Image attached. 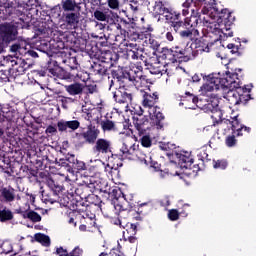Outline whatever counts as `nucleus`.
<instances>
[{
  "instance_id": "obj_2",
  "label": "nucleus",
  "mask_w": 256,
  "mask_h": 256,
  "mask_svg": "<svg viewBox=\"0 0 256 256\" xmlns=\"http://www.w3.org/2000/svg\"><path fill=\"white\" fill-rule=\"evenodd\" d=\"M201 77L205 83L200 87L199 93L202 95V99H208L211 97H217V91L223 90L224 99L230 103V105H245L249 99H251V89L253 85L240 86L239 77L236 73H212L209 75L201 74Z\"/></svg>"
},
{
  "instance_id": "obj_34",
  "label": "nucleus",
  "mask_w": 256,
  "mask_h": 256,
  "mask_svg": "<svg viewBox=\"0 0 256 256\" xmlns=\"http://www.w3.org/2000/svg\"><path fill=\"white\" fill-rule=\"evenodd\" d=\"M160 149H162V151H173V149H175V144L164 143L160 145Z\"/></svg>"
},
{
  "instance_id": "obj_62",
  "label": "nucleus",
  "mask_w": 256,
  "mask_h": 256,
  "mask_svg": "<svg viewBox=\"0 0 256 256\" xmlns=\"http://www.w3.org/2000/svg\"><path fill=\"white\" fill-rule=\"evenodd\" d=\"M23 239V237H21L19 240Z\"/></svg>"
},
{
  "instance_id": "obj_12",
  "label": "nucleus",
  "mask_w": 256,
  "mask_h": 256,
  "mask_svg": "<svg viewBox=\"0 0 256 256\" xmlns=\"http://www.w3.org/2000/svg\"><path fill=\"white\" fill-rule=\"evenodd\" d=\"M193 45L198 49L197 51L204 53H209V51H211V44H209V37L207 36L196 38Z\"/></svg>"
},
{
  "instance_id": "obj_38",
  "label": "nucleus",
  "mask_w": 256,
  "mask_h": 256,
  "mask_svg": "<svg viewBox=\"0 0 256 256\" xmlns=\"http://www.w3.org/2000/svg\"><path fill=\"white\" fill-rule=\"evenodd\" d=\"M46 133L47 134L57 133V128L55 126H48L46 129Z\"/></svg>"
},
{
  "instance_id": "obj_36",
  "label": "nucleus",
  "mask_w": 256,
  "mask_h": 256,
  "mask_svg": "<svg viewBox=\"0 0 256 256\" xmlns=\"http://www.w3.org/2000/svg\"><path fill=\"white\" fill-rule=\"evenodd\" d=\"M75 165H76V169H78V171H85V169H86L85 162H83V161L76 160Z\"/></svg>"
},
{
  "instance_id": "obj_60",
  "label": "nucleus",
  "mask_w": 256,
  "mask_h": 256,
  "mask_svg": "<svg viewBox=\"0 0 256 256\" xmlns=\"http://www.w3.org/2000/svg\"><path fill=\"white\" fill-rule=\"evenodd\" d=\"M73 222V219H70V223Z\"/></svg>"
},
{
  "instance_id": "obj_39",
  "label": "nucleus",
  "mask_w": 256,
  "mask_h": 256,
  "mask_svg": "<svg viewBox=\"0 0 256 256\" xmlns=\"http://www.w3.org/2000/svg\"><path fill=\"white\" fill-rule=\"evenodd\" d=\"M192 81L193 83H199V81H201V76L198 74H195L194 76H192Z\"/></svg>"
},
{
  "instance_id": "obj_29",
  "label": "nucleus",
  "mask_w": 256,
  "mask_h": 256,
  "mask_svg": "<svg viewBox=\"0 0 256 256\" xmlns=\"http://www.w3.org/2000/svg\"><path fill=\"white\" fill-rule=\"evenodd\" d=\"M214 169H227V161L217 160L213 162Z\"/></svg>"
},
{
  "instance_id": "obj_7",
  "label": "nucleus",
  "mask_w": 256,
  "mask_h": 256,
  "mask_svg": "<svg viewBox=\"0 0 256 256\" xmlns=\"http://www.w3.org/2000/svg\"><path fill=\"white\" fill-rule=\"evenodd\" d=\"M17 35V26L7 22L0 24V41L2 43H11V41H15Z\"/></svg>"
},
{
  "instance_id": "obj_17",
  "label": "nucleus",
  "mask_w": 256,
  "mask_h": 256,
  "mask_svg": "<svg viewBox=\"0 0 256 256\" xmlns=\"http://www.w3.org/2000/svg\"><path fill=\"white\" fill-rule=\"evenodd\" d=\"M97 135L98 133L95 128H89L86 132L83 133V137L88 143H95Z\"/></svg>"
},
{
  "instance_id": "obj_45",
  "label": "nucleus",
  "mask_w": 256,
  "mask_h": 256,
  "mask_svg": "<svg viewBox=\"0 0 256 256\" xmlns=\"http://www.w3.org/2000/svg\"><path fill=\"white\" fill-rule=\"evenodd\" d=\"M130 229L133 231V233H136L137 231V226L135 224H129Z\"/></svg>"
},
{
  "instance_id": "obj_42",
  "label": "nucleus",
  "mask_w": 256,
  "mask_h": 256,
  "mask_svg": "<svg viewBox=\"0 0 256 256\" xmlns=\"http://www.w3.org/2000/svg\"><path fill=\"white\" fill-rule=\"evenodd\" d=\"M167 175H169V169L167 170H160V176L161 177H166Z\"/></svg>"
},
{
  "instance_id": "obj_35",
  "label": "nucleus",
  "mask_w": 256,
  "mask_h": 256,
  "mask_svg": "<svg viewBox=\"0 0 256 256\" xmlns=\"http://www.w3.org/2000/svg\"><path fill=\"white\" fill-rule=\"evenodd\" d=\"M110 9H119V0H107Z\"/></svg>"
},
{
  "instance_id": "obj_43",
  "label": "nucleus",
  "mask_w": 256,
  "mask_h": 256,
  "mask_svg": "<svg viewBox=\"0 0 256 256\" xmlns=\"http://www.w3.org/2000/svg\"><path fill=\"white\" fill-rule=\"evenodd\" d=\"M166 39H167L168 41H173V34H172L171 32H167V33H166Z\"/></svg>"
},
{
  "instance_id": "obj_41",
  "label": "nucleus",
  "mask_w": 256,
  "mask_h": 256,
  "mask_svg": "<svg viewBox=\"0 0 256 256\" xmlns=\"http://www.w3.org/2000/svg\"><path fill=\"white\" fill-rule=\"evenodd\" d=\"M0 80L5 83L9 80V77H7V74H0Z\"/></svg>"
},
{
  "instance_id": "obj_44",
  "label": "nucleus",
  "mask_w": 256,
  "mask_h": 256,
  "mask_svg": "<svg viewBox=\"0 0 256 256\" xmlns=\"http://www.w3.org/2000/svg\"><path fill=\"white\" fill-rule=\"evenodd\" d=\"M211 129H213V126H206L203 128V133H209V131H211Z\"/></svg>"
},
{
  "instance_id": "obj_5",
  "label": "nucleus",
  "mask_w": 256,
  "mask_h": 256,
  "mask_svg": "<svg viewBox=\"0 0 256 256\" xmlns=\"http://www.w3.org/2000/svg\"><path fill=\"white\" fill-rule=\"evenodd\" d=\"M157 99H159L157 93H153V95L144 94L142 105L148 109L152 125H155L156 129L159 130L163 127V119H165V117L163 113H161V108L155 106Z\"/></svg>"
},
{
  "instance_id": "obj_57",
  "label": "nucleus",
  "mask_w": 256,
  "mask_h": 256,
  "mask_svg": "<svg viewBox=\"0 0 256 256\" xmlns=\"http://www.w3.org/2000/svg\"><path fill=\"white\" fill-rule=\"evenodd\" d=\"M100 256H105V253H101Z\"/></svg>"
},
{
  "instance_id": "obj_31",
  "label": "nucleus",
  "mask_w": 256,
  "mask_h": 256,
  "mask_svg": "<svg viewBox=\"0 0 256 256\" xmlns=\"http://www.w3.org/2000/svg\"><path fill=\"white\" fill-rule=\"evenodd\" d=\"M193 33L199 35V30H192V31L189 29L183 30L180 32V36L181 37H191L193 35Z\"/></svg>"
},
{
  "instance_id": "obj_59",
  "label": "nucleus",
  "mask_w": 256,
  "mask_h": 256,
  "mask_svg": "<svg viewBox=\"0 0 256 256\" xmlns=\"http://www.w3.org/2000/svg\"><path fill=\"white\" fill-rule=\"evenodd\" d=\"M94 175L93 174H90V177H93Z\"/></svg>"
},
{
  "instance_id": "obj_19",
  "label": "nucleus",
  "mask_w": 256,
  "mask_h": 256,
  "mask_svg": "<svg viewBox=\"0 0 256 256\" xmlns=\"http://www.w3.org/2000/svg\"><path fill=\"white\" fill-rule=\"evenodd\" d=\"M110 143L107 140L99 139L96 142V151H100V153H107L109 151Z\"/></svg>"
},
{
  "instance_id": "obj_24",
  "label": "nucleus",
  "mask_w": 256,
  "mask_h": 256,
  "mask_svg": "<svg viewBox=\"0 0 256 256\" xmlns=\"http://www.w3.org/2000/svg\"><path fill=\"white\" fill-rule=\"evenodd\" d=\"M11 251H13V245H11V242L9 241L3 242L1 245L0 255H3V253L7 255L11 253Z\"/></svg>"
},
{
  "instance_id": "obj_18",
  "label": "nucleus",
  "mask_w": 256,
  "mask_h": 256,
  "mask_svg": "<svg viewBox=\"0 0 256 256\" xmlns=\"http://www.w3.org/2000/svg\"><path fill=\"white\" fill-rule=\"evenodd\" d=\"M57 254L59 256H81V255H83V250H81V248H79V247H75L74 250L70 254H67V250H65L63 248H58Z\"/></svg>"
},
{
  "instance_id": "obj_37",
  "label": "nucleus",
  "mask_w": 256,
  "mask_h": 256,
  "mask_svg": "<svg viewBox=\"0 0 256 256\" xmlns=\"http://www.w3.org/2000/svg\"><path fill=\"white\" fill-rule=\"evenodd\" d=\"M172 55L176 59H181V55H184L183 51L179 50V48H176L175 50H172Z\"/></svg>"
},
{
  "instance_id": "obj_10",
  "label": "nucleus",
  "mask_w": 256,
  "mask_h": 256,
  "mask_svg": "<svg viewBox=\"0 0 256 256\" xmlns=\"http://www.w3.org/2000/svg\"><path fill=\"white\" fill-rule=\"evenodd\" d=\"M134 125L137 129V131H139V133H145L146 131H151V129H157L156 125H153V123L151 122L149 126V121H147V119H145V117H141L137 118L134 117Z\"/></svg>"
},
{
  "instance_id": "obj_54",
  "label": "nucleus",
  "mask_w": 256,
  "mask_h": 256,
  "mask_svg": "<svg viewBox=\"0 0 256 256\" xmlns=\"http://www.w3.org/2000/svg\"><path fill=\"white\" fill-rule=\"evenodd\" d=\"M175 167V164L170 165V169H173Z\"/></svg>"
},
{
  "instance_id": "obj_48",
  "label": "nucleus",
  "mask_w": 256,
  "mask_h": 256,
  "mask_svg": "<svg viewBox=\"0 0 256 256\" xmlns=\"http://www.w3.org/2000/svg\"><path fill=\"white\" fill-rule=\"evenodd\" d=\"M30 55H31V57H39V55L35 51H31Z\"/></svg>"
},
{
  "instance_id": "obj_28",
  "label": "nucleus",
  "mask_w": 256,
  "mask_h": 256,
  "mask_svg": "<svg viewBox=\"0 0 256 256\" xmlns=\"http://www.w3.org/2000/svg\"><path fill=\"white\" fill-rule=\"evenodd\" d=\"M27 217L31 221H34V223H39V221H41V215L37 214V212H28Z\"/></svg>"
},
{
  "instance_id": "obj_22",
  "label": "nucleus",
  "mask_w": 256,
  "mask_h": 256,
  "mask_svg": "<svg viewBox=\"0 0 256 256\" xmlns=\"http://www.w3.org/2000/svg\"><path fill=\"white\" fill-rule=\"evenodd\" d=\"M35 240L38 241V243H41V245H44V247H49V245H51L49 236L42 233L35 234Z\"/></svg>"
},
{
  "instance_id": "obj_9",
  "label": "nucleus",
  "mask_w": 256,
  "mask_h": 256,
  "mask_svg": "<svg viewBox=\"0 0 256 256\" xmlns=\"http://www.w3.org/2000/svg\"><path fill=\"white\" fill-rule=\"evenodd\" d=\"M173 155L178 159L180 169H190L193 165V157L190 152H175Z\"/></svg>"
},
{
  "instance_id": "obj_11",
  "label": "nucleus",
  "mask_w": 256,
  "mask_h": 256,
  "mask_svg": "<svg viewBox=\"0 0 256 256\" xmlns=\"http://www.w3.org/2000/svg\"><path fill=\"white\" fill-rule=\"evenodd\" d=\"M138 159L140 160V163H142V165H145L146 167H151L152 169H154V171H161V165L157 161H153L151 155L140 153Z\"/></svg>"
},
{
  "instance_id": "obj_1",
  "label": "nucleus",
  "mask_w": 256,
  "mask_h": 256,
  "mask_svg": "<svg viewBox=\"0 0 256 256\" xmlns=\"http://www.w3.org/2000/svg\"><path fill=\"white\" fill-rule=\"evenodd\" d=\"M183 17L189 15V9L191 11V17L185 18L184 22L181 21V15L178 20L174 21L173 27L175 31L179 29H193L197 25H202L207 33H213V35H220L221 31L225 28L223 23V13H227V10L219 13L215 6V0H185L182 4Z\"/></svg>"
},
{
  "instance_id": "obj_32",
  "label": "nucleus",
  "mask_w": 256,
  "mask_h": 256,
  "mask_svg": "<svg viewBox=\"0 0 256 256\" xmlns=\"http://www.w3.org/2000/svg\"><path fill=\"white\" fill-rule=\"evenodd\" d=\"M224 23V28L223 30L220 32V34H215L218 37H223V35L227 36V37H233V32L229 31V28H227V26L225 25V21L223 20ZM225 31H229L228 33H226Z\"/></svg>"
},
{
  "instance_id": "obj_30",
  "label": "nucleus",
  "mask_w": 256,
  "mask_h": 256,
  "mask_svg": "<svg viewBox=\"0 0 256 256\" xmlns=\"http://www.w3.org/2000/svg\"><path fill=\"white\" fill-rule=\"evenodd\" d=\"M168 218L170 221H177L179 219V211L172 209L168 211Z\"/></svg>"
},
{
  "instance_id": "obj_61",
  "label": "nucleus",
  "mask_w": 256,
  "mask_h": 256,
  "mask_svg": "<svg viewBox=\"0 0 256 256\" xmlns=\"http://www.w3.org/2000/svg\"><path fill=\"white\" fill-rule=\"evenodd\" d=\"M90 163H93V160H90Z\"/></svg>"
},
{
  "instance_id": "obj_20",
  "label": "nucleus",
  "mask_w": 256,
  "mask_h": 256,
  "mask_svg": "<svg viewBox=\"0 0 256 256\" xmlns=\"http://www.w3.org/2000/svg\"><path fill=\"white\" fill-rule=\"evenodd\" d=\"M142 137L140 139L142 147L149 148L153 145V136L151 134H147L145 132L141 133Z\"/></svg>"
},
{
  "instance_id": "obj_4",
  "label": "nucleus",
  "mask_w": 256,
  "mask_h": 256,
  "mask_svg": "<svg viewBox=\"0 0 256 256\" xmlns=\"http://www.w3.org/2000/svg\"><path fill=\"white\" fill-rule=\"evenodd\" d=\"M192 103L205 113H212L211 119L214 125H219L223 119L227 118V115L236 113L231 107L226 108L224 112L221 111V109H219L220 99L217 96H212L210 98H192Z\"/></svg>"
},
{
  "instance_id": "obj_14",
  "label": "nucleus",
  "mask_w": 256,
  "mask_h": 256,
  "mask_svg": "<svg viewBox=\"0 0 256 256\" xmlns=\"http://www.w3.org/2000/svg\"><path fill=\"white\" fill-rule=\"evenodd\" d=\"M57 125H58V131H67V129H70V131H77L81 123H79V121L77 120L59 121Z\"/></svg>"
},
{
  "instance_id": "obj_55",
  "label": "nucleus",
  "mask_w": 256,
  "mask_h": 256,
  "mask_svg": "<svg viewBox=\"0 0 256 256\" xmlns=\"http://www.w3.org/2000/svg\"><path fill=\"white\" fill-rule=\"evenodd\" d=\"M243 43H247V39L242 40Z\"/></svg>"
},
{
  "instance_id": "obj_46",
  "label": "nucleus",
  "mask_w": 256,
  "mask_h": 256,
  "mask_svg": "<svg viewBox=\"0 0 256 256\" xmlns=\"http://www.w3.org/2000/svg\"><path fill=\"white\" fill-rule=\"evenodd\" d=\"M115 225H120V227H123V229H125V225H123V222L121 220H116Z\"/></svg>"
},
{
  "instance_id": "obj_47",
  "label": "nucleus",
  "mask_w": 256,
  "mask_h": 256,
  "mask_svg": "<svg viewBox=\"0 0 256 256\" xmlns=\"http://www.w3.org/2000/svg\"><path fill=\"white\" fill-rule=\"evenodd\" d=\"M170 175H173V176H175V175H181V171H179V170H176L175 172H173V171H170Z\"/></svg>"
},
{
  "instance_id": "obj_50",
  "label": "nucleus",
  "mask_w": 256,
  "mask_h": 256,
  "mask_svg": "<svg viewBox=\"0 0 256 256\" xmlns=\"http://www.w3.org/2000/svg\"><path fill=\"white\" fill-rule=\"evenodd\" d=\"M129 241H130V243H135L136 238H135V237H130V238H129Z\"/></svg>"
},
{
  "instance_id": "obj_23",
  "label": "nucleus",
  "mask_w": 256,
  "mask_h": 256,
  "mask_svg": "<svg viewBox=\"0 0 256 256\" xmlns=\"http://www.w3.org/2000/svg\"><path fill=\"white\" fill-rule=\"evenodd\" d=\"M1 195L3 198H5V201H13L15 199V194L13 193L12 188H3L1 190Z\"/></svg>"
},
{
  "instance_id": "obj_3",
  "label": "nucleus",
  "mask_w": 256,
  "mask_h": 256,
  "mask_svg": "<svg viewBox=\"0 0 256 256\" xmlns=\"http://www.w3.org/2000/svg\"><path fill=\"white\" fill-rule=\"evenodd\" d=\"M238 112H233L232 115H226V118L218 124V129L224 135H227L229 131H232V135H228L225 139V145L227 147H235L237 145V139L235 137H243L245 133H251V128L241 124Z\"/></svg>"
},
{
  "instance_id": "obj_49",
  "label": "nucleus",
  "mask_w": 256,
  "mask_h": 256,
  "mask_svg": "<svg viewBox=\"0 0 256 256\" xmlns=\"http://www.w3.org/2000/svg\"><path fill=\"white\" fill-rule=\"evenodd\" d=\"M228 49H235V44H228Z\"/></svg>"
},
{
  "instance_id": "obj_26",
  "label": "nucleus",
  "mask_w": 256,
  "mask_h": 256,
  "mask_svg": "<svg viewBox=\"0 0 256 256\" xmlns=\"http://www.w3.org/2000/svg\"><path fill=\"white\" fill-rule=\"evenodd\" d=\"M13 219V213L10 210H0V221H10Z\"/></svg>"
},
{
  "instance_id": "obj_8",
  "label": "nucleus",
  "mask_w": 256,
  "mask_h": 256,
  "mask_svg": "<svg viewBox=\"0 0 256 256\" xmlns=\"http://www.w3.org/2000/svg\"><path fill=\"white\" fill-rule=\"evenodd\" d=\"M133 101V96L131 94L125 92L122 94V99H118V103H121L125 107V111H131L132 113H135L139 117L143 115V108L141 106L136 105L133 110L129 105H131V102Z\"/></svg>"
},
{
  "instance_id": "obj_53",
  "label": "nucleus",
  "mask_w": 256,
  "mask_h": 256,
  "mask_svg": "<svg viewBox=\"0 0 256 256\" xmlns=\"http://www.w3.org/2000/svg\"><path fill=\"white\" fill-rule=\"evenodd\" d=\"M216 56L222 60L224 59V57H222L221 54H217Z\"/></svg>"
},
{
  "instance_id": "obj_40",
  "label": "nucleus",
  "mask_w": 256,
  "mask_h": 256,
  "mask_svg": "<svg viewBox=\"0 0 256 256\" xmlns=\"http://www.w3.org/2000/svg\"><path fill=\"white\" fill-rule=\"evenodd\" d=\"M19 45H17V44H14V45H12L11 46V51H12V53H17V51H19Z\"/></svg>"
},
{
  "instance_id": "obj_13",
  "label": "nucleus",
  "mask_w": 256,
  "mask_h": 256,
  "mask_svg": "<svg viewBox=\"0 0 256 256\" xmlns=\"http://www.w3.org/2000/svg\"><path fill=\"white\" fill-rule=\"evenodd\" d=\"M120 153H122V157H125V159H134L135 155L139 158L141 155V152L135 149V145L129 147L125 143L122 144Z\"/></svg>"
},
{
  "instance_id": "obj_6",
  "label": "nucleus",
  "mask_w": 256,
  "mask_h": 256,
  "mask_svg": "<svg viewBox=\"0 0 256 256\" xmlns=\"http://www.w3.org/2000/svg\"><path fill=\"white\" fill-rule=\"evenodd\" d=\"M153 15L158 17V15H162L165 17L166 21H170L174 25L175 21H179L181 14L177 12H171L167 7L163 4V2H156L153 7Z\"/></svg>"
},
{
  "instance_id": "obj_33",
  "label": "nucleus",
  "mask_w": 256,
  "mask_h": 256,
  "mask_svg": "<svg viewBox=\"0 0 256 256\" xmlns=\"http://www.w3.org/2000/svg\"><path fill=\"white\" fill-rule=\"evenodd\" d=\"M102 127H103L104 131H113L115 124L108 120L103 123Z\"/></svg>"
},
{
  "instance_id": "obj_56",
  "label": "nucleus",
  "mask_w": 256,
  "mask_h": 256,
  "mask_svg": "<svg viewBox=\"0 0 256 256\" xmlns=\"http://www.w3.org/2000/svg\"><path fill=\"white\" fill-rule=\"evenodd\" d=\"M188 109H195V107H194V106H192V107H188Z\"/></svg>"
},
{
  "instance_id": "obj_52",
  "label": "nucleus",
  "mask_w": 256,
  "mask_h": 256,
  "mask_svg": "<svg viewBox=\"0 0 256 256\" xmlns=\"http://www.w3.org/2000/svg\"><path fill=\"white\" fill-rule=\"evenodd\" d=\"M5 131H3V128H0V137H3Z\"/></svg>"
},
{
  "instance_id": "obj_58",
  "label": "nucleus",
  "mask_w": 256,
  "mask_h": 256,
  "mask_svg": "<svg viewBox=\"0 0 256 256\" xmlns=\"http://www.w3.org/2000/svg\"><path fill=\"white\" fill-rule=\"evenodd\" d=\"M231 53H235V50H232Z\"/></svg>"
},
{
  "instance_id": "obj_15",
  "label": "nucleus",
  "mask_w": 256,
  "mask_h": 256,
  "mask_svg": "<svg viewBox=\"0 0 256 256\" xmlns=\"http://www.w3.org/2000/svg\"><path fill=\"white\" fill-rule=\"evenodd\" d=\"M79 13H68L65 16V21L68 25V27H72V29H77V25H79Z\"/></svg>"
},
{
  "instance_id": "obj_25",
  "label": "nucleus",
  "mask_w": 256,
  "mask_h": 256,
  "mask_svg": "<svg viewBox=\"0 0 256 256\" xmlns=\"http://www.w3.org/2000/svg\"><path fill=\"white\" fill-rule=\"evenodd\" d=\"M62 7L64 11H75L77 8V3H75L73 0H66L63 2Z\"/></svg>"
},
{
  "instance_id": "obj_21",
  "label": "nucleus",
  "mask_w": 256,
  "mask_h": 256,
  "mask_svg": "<svg viewBox=\"0 0 256 256\" xmlns=\"http://www.w3.org/2000/svg\"><path fill=\"white\" fill-rule=\"evenodd\" d=\"M94 163L96 164V167H97V171H96L95 175H99V173H101V171H103V169L106 172H109V171H111V169H113V166H111V164H107L105 166V163H103V161H101L99 159L94 160Z\"/></svg>"
},
{
  "instance_id": "obj_16",
  "label": "nucleus",
  "mask_w": 256,
  "mask_h": 256,
  "mask_svg": "<svg viewBox=\"0 0 256 256\" xmlns=\"http://www.w3.org/2000/svg\"><path fill=\"white\" fill-rule=\"evenodd\" d=\"M65 89L69 95H81V93H83V89H85V86L81 83H74L66 85Z\"/></svg>"
},
{
  "instance_id": "obj_27",
  "label": "nucleus",
  "mask_w": 256,
  "mask_h": 256,
  "mask_svg": "<svg viewBox=\"0 0 256 256\" xmlns=\"http://www.w3.org/2000/svg\"><path fill=\"white\" fill-rule=\"evenodd\" d=\"M94 17L97 19V21H107V19H109V16H107V14L101 10H96L94 12Z\"/></svg>"
},
{
  "instance_id": "obj_51",
  "label": "nucleus",
  "mask_w": 256,
  "mask_h": 256,
  "mask_svg": "<svg viewBox=\"0 0 256 256\" xmlns=\"http://www.w3.org/2000/svg\"><path fill=\"white\" fill-rule=\"evenodd\" d=\"M85 229H87V226H85V225L80 226V231H85Z\"/></svg>"
}]
</instances>
